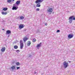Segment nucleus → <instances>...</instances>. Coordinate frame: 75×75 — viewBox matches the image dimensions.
Segmentation results:
<instances>
[{
	"label": "nucleus",
	"mask_w": 75,
	"mask_h": 75,
	"mask_svg": "<svg viewBox=\"0 0 75 75\" xmlns=\"http://www.w3.org/2000/svg\"><path fill=\"white\" fill-rule=\"evenodd\" d=\"M20 49H23V46H24V44H23V41L21 40L20 42Z\"/></svg>",
	"instance_id": "3"
},
{
	"label": "nucleus",
	"mask_w": 75,
	"mask_h": 75,
	"mask_svg": "<svg viewBox=\"0 0 75 75\" xmlns=\"http://www.w3.org/2000/svg\"><path fill=\"white\" fill-rule=\"evenodd\" d=\"M30 44H31V42H30V41H28L27 44V46H30Z\"/></svg>",
	"instance_id": "14"
},
{
	"label": "nucleus",
	"mask_w": 75,
	"mask_h": 75,
	"mask_svg": "<svg viewBox=\"0 0 75 75\" xmlns=\"http://www.w3.org/2000/svg\"><path fill=\"white\" fill-rule=\"evenodd\" d=\"M72 20H75V18H73Z\"/></svg>",
	"instance_id": "27"
},
{
	"label": "nucleus",
	"mask_w": 75,
	"mask_h": 75,
	"mask_svg": "<svg viewBox=\"0 0 75 75\" xmlns=\"http://www.w3.org/2000/svg\"><path fill=\"white\" fill-rule=\"evenodd\" d=\"M5 50H6V48L4 47L2 48V49H1V51L3 52L5 51Z\"/></svg>",
	"instance_id": "11"
},
{
	"label": "nucleus",
	"mask_w": 75,
	"mask_h": 75,
	"mask_svg": "<svg viewBox=\"0 0 75 75\" xmlns=\"http://www.w3.org/2000/svg\"><path fill=\"white\" fill-rule=\"evenodd\" d=\"M10 33H11V31L8 30H7L6 31V34L7 35V34H10Z\"/></svg>",
	"instance_id": "10"
},
{
	"label": "nucleus",
	"mask_w": 75,
	"mask_h": 75,
	"mask_svg": "<svg viewBox=\"0 0 75 75\" xmlns=\"http://www.w3.org/2000/svg\"><path fill=\"white\" fill-rule=\"evenodd\" d=\"M27 40H28V38H25L23 39L24 42H25V41H26Z\"/></svg>",
	"instance_id": "15"
},
{
	"label": "nucleus",
	"mask_w": 75,
	"mask_h": 75,
	"mask_svg": "<svg viewBox=\"0 0 75 75\" xmlns=\"http://www.w3.org/2000/svg\"><path fill=\"white\" fill-rule=\"evenodd\" d=\"M18 27L20 29H21L23 28L24 25H19L18 26Z\"/></svg>",
	"instance_id": "9"
},
{
	"label": "nucleus",
	"mask_w": 75,
	"mask_h": 75,
	"mask_svg": "<svg viewBox=\"0 0 75 75\" xmlns=\"http://www.w3.org/2000/svg\"><path fill=\"white\" fill-rule=\"evenodd\" d=\"M11 1L13 2V1H14V0H11Z\"/></svg>",
	"instance_id": "31"
},
{
	"label": "nucleus",
	"mask_w": 75,
	"mask_h": 75,
	"mask_svg": "<svg viewBox=\"0 0 75 75\" xmlns=\"http://www.w3.org/2000/svg\"><path fill=\"white\" fill-rule=\"evenodd\" d=\"M36 11H40V8H37L36 9Z\"/></svg>",
	"instance_id": "25"
},
{
	"label": "nucleus",
	"mask_w": 75,
	"mask_h": 75,
	"mask_svg": "<svg viewBox=\"0 0 75 75\" xmlns=\"http://www.w3.org/2000/svg\"><path fill=\"white\" fill-rule=\"evenodd\" d=\"M47 11L48 12V14H51V13L53 11V9H52V8H50L47 10Z\"/></svg>",
	"instance_id": "1"
},
{
	"label": "nucleus",
	"mask_w": 75,
	"mask_h": 75,
	"mask_svg": "<svg viewBox=\"0 0 75 75\" xmlns=\"http://www.w3.org/2000/svg\"><path fill=\"white\" fill-rule=\"evenodd\" d=\"M45 25H47V23H45Z\"/></svg>",
	"instance_id": "30"
},
{
	"label": "nucleus",
	"mask_w": 75,
	"mask_h": 75,
	"mask_svg": "<svg viewBox=\"0 0 75 75\" xmlns=\"http://www.w3.org/2000/svg\"><path fill=\"white\" fill-rule=\"evenodd\" d=\"M19 18L20 20H23L24 18V17L23 16H19Z\"/></svg>",
	"instance_id": "13"
},
{
	"label": "nucleus",
	"mask_w": 75,
	"mask_h": 75,
	"mask_svg": "<svg viewBox=\"0 0 75 75\" xmlns=\"http://www.w3.org/2000/svg\"><path fill=\"white\" fill-rule=\"evenodd\" d=\"M74 37V35L73 34H69L68 35V38H72Z\"/></svg>",
	"instance_id": "6"
},
{
	"label": "nucleus",
	"mask_w": 75,
	"mask_h": 75,
	"mask_svg": "<svg viewBox=\"0 0 75 75\" xmlns=\"http://www.w3.org/2000/svg\"><path fill=\"white\" fill-rule=\"evenodd\" d=\"M7 10H8V8H4L3 9V10H4V11H6Z\"/></svg>",
	"instance_id": "20"
},
{
	"label": "nucleus",
	"mask_w": 75,
	"mask_h": 75,
	"mask_svg": "<svg viewBox=\"0 0 75 75\" xmlns=\"http://www.w3.org/2000/svg\"><path fill=\"white\" fill-rule=\"evenodd\" d=\"M16 52H17V53H18L19 52H20V50H17L16 51Z\"/></svg>",
	"instance_id": "24"
},
{
	"label": "nucleus",
	"mask_w": 75,
	"mask_h": 75,
	"mask_svg": "<svg viewBox=\"0 0 75 75\" xmlns=\"http://www.w3.org/2000/svg\"><path fill=\"white\" fill-rule=\"evenodd\" d=\"M1 14H3V15H4H4H6V14H7V12H2Z\"/></svg>",
	"instance_id": "12"
},
{
	"label": "nucleus",
	"mask_w": 75,
	"mask_h": 75,
	"mask_svg": "<svg viewBox=\"0 0 75 75\" xmlns=\"http://www.w3.org/2000/svg\"><path fill=\"white\" fill-rule=\"evenodd\" d=\"M16 66H13L12 67H11V68L12 69H15V68H16Z\"/></svg>",
	"instance_id": "16"
},
{
	"label": "nucleus",
	"mask_w": 75,
	"mask_h": 75,
	"mask_svg": "<svg viewBox=\"0 0 75 75\" xmlns=\"http://www.w3.org/2000/svg\"><path fill=\"white\" fill-rule=\"evenodd\" d=\"M16 64L17 65H20V63L18 62L17 63H16Z\"/></svg>",
	"instance_id": "23"
},
{
	"label": "nucleus",
	"mask_w": 75,
	"mask_h": 75,
	"mask_svg": "<svg viewBox=\"0 0 75 75\" xmlns=\"http://www.w3.org/2000/svg\"><path fill=\"white\" fill-rule=\"evenodd\" d=\"M73 17H74V16H71L69 19V22L70 24L72 23V18H73Z\"/></svg>",
	"instance_id": "4"
},
{
	"label": "nucleus",
	"mask_w": 75,
	"mask_h": 75,
	"mask_svg": "<svg viewBox=\"0 0 75 75\" xmlns=\"http://www.w3.org/2000/svg\"><path fill=\"white\" fill-rule=\"evenodd\" d=\"M43 1V0H37L35 1L36 3H41Z\"/></svg>",
	"instance_id": "5"
},
{
	"label": "nucleus",
	"mask_w": 75,
	"mask_h": 75,
	"mask_svg": "<svg viewBox=\"0 0 75 75\" xmlns=\"http://www.w3.org/2000/svg\"><path fill=\"white\" fill-rule=\"evenodd\" d=\"M40 47H41V42H40V44H38L36 47L37 48H38Z\"/></svg>",
	"instance_id": "8"
},
{
	"label": "nucleus",
	"mask_w": 75,
	"mask_h": 75,
	"mask_svg": "<svg viewBox=\"0 0 75 75\" xmlns=\"http://www.w3.org/2000/svg\"><path fill=\"white\" fill-rule=\"evenodd\" d=\"M20 67H17V69H20Z\"/></svg>",
	"instance_id": "28"
},
{
	"label": "nucleus",
	"mask_w": 75,
	"mask_h": 75,
	"mask_svg": "<svg viewBox=\"0 0 75 75\" xmlns=\"http://www.w3.org/2000/svg\"><path fill=\"white\" fill-rule=\"evenodd\" d=\"M20 1H17L16 3V4H20Z\"/></svg>",
	"instance_id": "17"
},
{
	"label": "nucleus",
	"mask_w": 75,
	"mask_h": 75,
	"mask_svg": "<svg viewBox=\"0 0 75 75\" xmlns=\"http://www.w3.org/2000/svg\"><path fill=\"white\" fill-rule=\"evenodd\" d=\"M63 66L64 67V68L65 69V68H67L68 66V63L66 61H65L63 63Z\"/></svg>",
	"instance_id": "2"
},
{
	"label": "nucleus",
	"mask_w": 75,
	"mask_h": 75,
	"mask_svg": "<svg viewBox=\"0 0 75 75\" xmlns=\"http://www.w3.org/2000/svg\"><path fill=\"white\" fill-rule=\"evenodd\" d=\"M7 2L8 3H11V0H7Z\"/></svg>",
	"instance_id": "22"
},
{
	"label": "nucleus",
	"mask_w": 75,
	"mask_h": 75,
	"mask_svg": "<svg viewBox=\"0 0 75 75\" xmlns=\"http://www.w3.org/2000/svg\"><path fill=\"white\" fill-rule=\"evenodd\" d=\"M18 8V7L13 6V7L12 10H17Z\"/></svg>",
	"instance_id": "7"
},
{
	"label": "nucleus",
	"mask_w": 75,
	"mask_h": 75,
	"mask_svg": "<svg viewBox=\"0 0 75 75\" xmlns=\"http://www.w3.org/2000/svg\"><path fill=\"white\" fill-rule=\"evenodd\" d=\"M36 72H35V71L34 72V74H36Z\"/></svg>",
	"instance_id": "29"
},
{
	"label": "nucleus",
	"mask_w": 75,
	"mask_h": 75,
	"mask_svg": "<svg viewBox=\"0 0 75 75\" xmlns=\"http://www.w3.org/2000/svg\"><path fill=\"white\" fill-rule=\"evenodd\" d=\"M57 33H59V32H60V30H57Z\"/></svg>",
	"instance_id": "26"
},
{
	"label": "nucleus",
	"mask_w": 75,
	"mask_h": 75,
	"mask_svg": "<svg viewBox=\"0 0 75 75\" xmlns=\"http://www.w3.org/2000/svg\"><path fill=\"white\" fill-rule=\"evenodd\" d=\"M36 7H41V5H40V4L39 3L38 4L36 5Z\"/></svg>",
	"instance_id": "18"
},
{
	"label": "nucleus",
	"mask_w": 75,
	"mask_h": 75,
	"mask_svg": "<svg viewBox=\"0 0 75 75\" xmlns=\"http://www.w3.org/2000/svg\"><path fill=\"white\" fill-rule=\"evenodd\" d=\"M33 42H35L36 41V39H33Z\"/></svg>",
	"instance_id": "21"
},
{
	"label": "nucleus",
	"mask_w": 75,
	"mask_h": 75,
	"mask_svg": "<svg viewBox=\"0 0 75 75\" xmlns=\"http://www.w3.org/2000/svg\"><path fill=\"white\" fill-rule=\"evenodd\" d=\"M18 46L15 45L14 47V49H17V48H18Z\"/></svg>",
	"instance_id": "19"
},
{
	"label": "nucleus",
	"mask_w": 75,
	"mask_h": 75,
	"mask_svg": "<svg viewBox=\"0 0 75 75\" xmlns=\"http://www.w3.org/2000/svg\"><path fill=\"white\" fill-rule=\"evenodd\" d=\"M69 62H71V61H69Z\"/></svg>",
	"instance_id": "32"
}]
</instances>
